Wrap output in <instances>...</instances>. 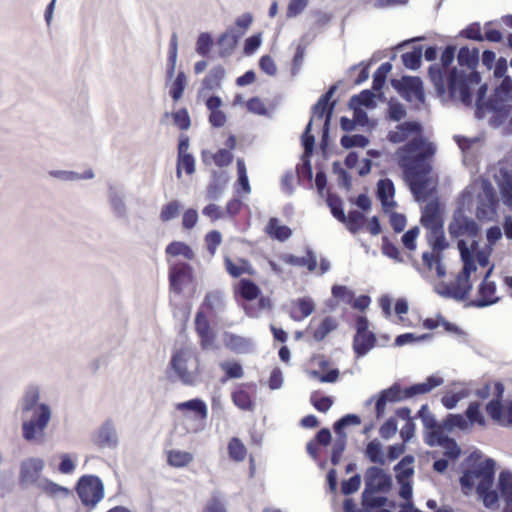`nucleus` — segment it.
<instances>
[{"instance_id":"obj_1","label":"nucleus","mask_w":512,"mask_h":512,"mask_svg":"<svg viewBox=\"0 0 512 512\" xmlns=\"http://www.w3.org/2000/svg\"><path fill=\"white\" fill-rule=\"evenodd\" d=\"M388 133V140L399 144L411 135H416L396 151L398 165L403 171L404 180L418 202L427 200L431 191L428 189L429 174L432 171V159L436 153L434 143L421 135L422 125L417 121H405Z\"/></svg>"},{"instance_id":"obj_2","label":"nucleus","mask_w":512,"mask_h":512,"mask_svg":"<svg viewBox=\"0 0 512 512\" xmlns=\"http://www.w3.org/2000/svg\"><path fill=\"white\" fill-rule=\"evenodd\" d=\"M456 50L455 45H447L441 54L440 63L430 65L428 77L439 97L458 100L469 106L473 100L472 87L480 83L481 76L477 71L466 74L456 67L450 68Z\"/></svg>"},{"instance_id":"obj_3","label":"nucleus","mask_w":512,"mask_h":512,"mask_svg":"<svg viewBox=\"0 0 512 512\" xmlns=\"http://www.w3.org/2000/svg\"><path fill=\"white\" fill-rule=\"evenodd\" d=\"M29 413L31 416L21 424L22 437L29 443H42L52 418V409L47 403H42Z\"/></svg>"},{"instance_id":"obj_4","label":"nucleus","mask_w":512,"mask_h":512,"mask_svg":"<svg viewBox=\"0 0 512 512\" xmlns=\"http://www.w3.org/2000/svg\"><path fill=\"white\" fill-rule=\"evenodd\" d=\"M496 462L492 458H486L483 462L474 465L469 469L479 483L476 492L483 499L486 506L494 504L498 500L497 492L492 489L495 478Z\"/></svg>"},{"instance_id":"obj_5","label":"nucleus","mask_w":512,"mask_h":512,"mask_svg":"<svg viewBox=\"0 0 512 512\" xmlns=\"http://www.w3.org/2000/svg\"><path fill=\"white\" fill-rule=\"evenodd\" d=\"M77 494L84 506L94 508L104 497V483L95 475L82 476L76 486Z\"/></svg>"},{"instance_id":"obj_6","label":"nucleus","mask_w":512,"mask_h":512,"mask_svg":"<svg viewBox=\"0 0 512 512\" xmlns=\"http://www.w3.org/2000/svg\"><path fill=\"white\" fill-rule=\"evenodd\" d=\"M499 200L493 185L485 180L477 198L476 217L479 220H493L497 214Z\"/></svg>"},{"instance_id":"obj_7","label":"nucleus","mask_w":512,"mask_h":512,"mask_svg":"<svg viewBox=\"0 0 512 512\" xmlns=\"http://www.w3.org/2000/svg\"><path fill=\"white\" fill-rule=\"evenodd\" d=\"M45 467L43 459L38 457H30L23 460L20 464L19 483L22 487H37L41 480L42 471Z\"/></svg>"},{"instance_id":"obj_8","label":"nucleus","mask_w":512,"mask_h":512,"mask_svg":"<svg viewBox=\"0 0 512 512\" xmlns=\"http://www.w3.org/2000/svg\"><path fill=\"white\" fill-rule=\"evenodd\" d=\"M480 231L476 221L464 214L462 208L454 211L451 222L448 225V232L452 238L468 236L475 238Z\"/></svg>"},{"instance_id":"obj_9","label":"nucleus","mask_w":512,"mask_h":512,"mask_svg":"<svg viewBox=\"0 0 512 512\" xmlns=\"http://www.w3.org/2000/svg\"><path fill=\"white\" fill-rule=\"evenodd\" d=\"M392 86L409 102L416 100L423 104L425 101L423 82L419 77L403 76L400 80H392Z\"/></svg>"},{"instance_id":"obj_10","label":"nucleus","mask_w":512,"mask_h":512,"mask_svg":"<svg viewBox=\"0 0 512 512\" xmlns=\"http://www.w3.org/2000/svg\"><path fill=\"white\" fill-rule=\"evenodd\" d=\"M192 359V353L186 349L176 351L171 358V368L184 385H194L196 381V373L188 370V364Z\"/></svg>"},{"instance_id":"obj_11","label":"nucleus","mask_w":512,"mask_h":512,"mask_svg":"<svg viewBox=\"0 0 512 512\" xmlns=\"http://www.w3.org/2000/svg\"><path fill=\"white\" fill-rule=\"evenodd\" d=\"M365 490L386 493L391 490L392 477L378 466H370L364 475Z\"/></svg>"},{"instance_id":"obj_12","label":"nucleus","mask_w":512,"mask_h":512,"mask_svg":"<svg viewBox=\"0 0 512 512\" xmlns=\"http://www.w3.org/2000/svg\"><path fill=\"white\" fill-rule=\"evenodd\" d=\"M457 248L460 253V258L463 263L461 271L458 273L456 280L460 284H472L470 281L471 274L477 270V265L472 255V251L466 240L458 239Z\"/></svg>"},{"instance_id":"obj_13","label":"nucleus","mask_w":512,"mask_h":512,"mask_svg":"<svg viewBox=\"0 0 512 512\" xmlns=\"http://www.w3.org/2000/svg\"><path fill=\"white\" fill-rule=\"evenodd\" d=\"M406 397V388L403 390L398 383H394L387 389H383L377 395L375 401V415L377 419H381L385 415L387 403L400 402Z\"/></svg>"},{"instance_id":"obj_14","label":"nucleus","mask_w":512,"mask_h":512,"mask_svg":"<svg viewBox=\"0 0 512 512\" xmlns=\"http://www.w3.org/2000/svg\"><path fill=\"white\" fill-rule=\"evenodd\" d=\"M126 199V192L123 186L117 184L108 185V202L112 213L118 219L128 218L129 211Z\"/></svg>"},{"instance_id":"obj_15","label":"nucleus","mask_w":512,"mask_h":512,"mask_svg":"<svg viewBox=\"0 0 512 512\" xmlns=\"http://www.w3.org/2000/svg\"><path fill=\"white\" fill-rule=\"evenodd\" d=\"M193 269L186 263H177L169 269L170 288L175 293H181L183 286L192 281Z\"/></svg>"},{"instance_id":"obj_16","label":"nucleus","mask_w":512,"mask_h":512,"mask_svg":"<svg viewBox=\"0 0 512 512\" xmlns=\"http://www.w3.org/2000/svg\"><path fill=\"white\" fill-rule=\"evenodd\" d=\"M417 416L421 419L423 426L428 432L425 434L424 441L427 444V441L431 440L434 442L440 439V436H444L445 431L442 428V423H438L435 416L429 411V407L427 404H424L419 409Z\"/></svg>"},{"instance_id":"obj_17","label":"nucleus","mask_w":512,"mask_h":512,"mask_svg":"<svg viewBox=\"0 0 512 512\" xmlns=\"http://www.w3.org/2000/svg\"><path fill=\"white\" fill-rule=\"evenodd\" d=\"M94 442L99 447L114 449L118 445V433L112 419L108 418L94 434Z\"/></svg>"},{"instance_id":"obj_18","label":"nucleus","mask_w":512,"mask_h":512,"mask_svg":"<svg viewBox=\"0 0 512 512\" xmlns=\"http://www.w3.org/2000/svg\"><path fill=\"white\" fill-rule=\"evenodd\" d=\"M472 288V284L464 285L457 281L455 284L441 282L435 287V292L444 298L454 299L461 302L468 299Z\"/></svg>"},{"instance_id":"obj_19","label":"nucleus","mask_w":512,"mask_h":512,"mask_svg":"<svg viewBox=\"0 0 512 512\" xmlns=\"http://www.w3.org/2000/svg\"><path fill=\"white\" fill-rule=\"evenodd\" d=\"M496 284L493 281H482L478 286L480 298L471 300L467 305L476 308H485L500 301V297L494 296Z\"/></svg>"},{"instance_id":"obj_20","label":"nucleus","mask_w":512,"mask_h":512,"mask_svg":"<svg viewBox=\"0 0 512 512\" xmlns=\"http://www.w3.org/2000/svg\"><path fill=\"white\" fill-rule=\"evenodd\" d=\"M195 329L200 337L201 347L205 350L211 348L215 340V335L211 331L209 320L202 310L196 313Z\"/></svg>"},{"instance_id":"obj_21","label":"nucleus","mask_w":512,"mask_h":512,"mask_svg":"<svg viewBox=\"0 0 512 512\" xmlns=\"http://www.w3.org/2000/svg\"><path fill=\"white\" fill-rule=\"evenodd\" d=\"M242 37L243 31L237 28H228L218 38V45L220 46L219 55L221 57L230 56Z\"/></svg>"},{"instance_id":"obj_22","label":"nucleus","mask_w":512,"mask_h":512,"mask_svg":"<svg viewBox=\"0 0 512 512\" xmlns=\"http://www.w3.org/2000/svg\"><path fill=\"white\" fill-rule=\"evenodd\" d=\"M40 398V387L37 384L27 385L20 400L22 414H28L30 410L38 408V406L42 404Z\"/></svg>"},{"instance_id":"obj_23","label":"nucleus","mask_w":512,"mask_h":512,"mask_svg":"<svg viewBox=\"0 0 512 512\" xmlns=\"http://www.w3.org/2000/svg\"><path fill=\"white\" fill-rule=\"evenodd\" d=\"M421 223L427 229L434 231L436 227H443V222L440 217V207L438 202L430 201L426 204L424 212L421 217Z\"/></svg>"},{"instance_id":"obj_24","label":"nucleus","mask_w":512,"mask_h":512,"mask_svg":"<svg viewBox=\"0 0 512 512\" xmlns=\"http://www.w3.org/2000/svg\"><path fill=\"white\" fill-rule=\"evenodd\" d=\"M378 492L363 490L362 509L360 512H376L389 503L386 496L376 495Z\"/></svg>"},{"instance_id":"obj_25","label":"nucleus","mask_w":512,"mask_h":512,"mask_svg":"<svg viewBox=\"0 0 512 512\" xmlns=\"http://www.w3.org/2000/svg\"><path fill=\"white\" fill-rule=\"evenodd\" d=\"M265 232L270 238L279 242L288 240L292 235V230L286 225H281L280 220L276 217L269 219Z\"/></svg>"},{"instance_id":"obj_26","label":"nucleus","mask_w":512,"mask_h":512,"mask_svg":"<svg viewBox=\"0 0 512 512\" xmlns=\"http://www.w3.org/2000/svg\"><path fill=\"white\" fill-rule=\"evenodd\" d=\"M225 345L236 354H248L253 349V342L250 339L235 334L225 335Z\"/></svg>"},{"instance_id":"obj_27","label":"nucleus","mask_w":512,"mask_h":512,"mask_svg":"<svg viewBox=\"0 0 512 512\" xmlns=\"http://www.w3.org/2000/svg\"><path fill=\"white\" fill-rule=\"evenodd\" d=\"M281 260L292 266L307 267L310 272H313L317 267L316 255L311 249H307L306 257H298L293 254H283L281 256Z\"/></svg>"},{"instance_id":"obj_28","label":"nucleus","mask_w":512,"mask_h":512,"mask_svg":"<svg viewBox=\"0 0 512 512\" xmlns=\"http://www.w3.org/2000/svg\"><path fill=\"white\" fill-rule=\"evenodd\" d=\"M427 445L430 447H444V456L451 460L458 459L461 454V449L456 443V441L453 438L449 437L448 435L440 436V439L434 442L430 439L427 441Z\"/></svg>"},{"instance_id":"obj_29","label":"nucleus","mask_w":512,"mask_h":512,"mask_svg":"<svg viewBox=\"0 0 512 512\" xmlns=\"http://www.w3.org/2000/svg\"><path fill=\"white\" fill-rule=\"evenodd\" d=\"M457 61L460 66L466 67L470 69L471 72H474V69L479 63V49L477 47H461L457 54Z\"/></svg>"},{"instance_id":"obj_30","label":"nucleus","mask_w":512,"mask_h":512,"mask_svg":"<svg viewBox=\"0 0 512 512\" xmlns=\"http://www.w3.org/2000/svg\"><path fill=\"white\" fill-rule=\"evenodd\" d=\"M176 409L181 412H193L195 416L201 420H205L208 416V407L200 398L180 402L176 405Z\"/></svg>"},{"instance_id":"obj_31","label":"nucleus","mask_w":512,"mask_h":512,"mask_svg":"<svg viewBox=\"0 0 512 512\" xmlns=\"http://www.w3.org/2000/svg\"><path fill=\"white\" fill-rule=\"evenodd\" d=\"M376 337L374 333H364L354 336L353 349L358 357L366 355L375 345Z\"/></svg>"},{"instance_id":"obj_32","label":"nucleus","mask_w":512,"mask_h":512,"mask_svg":"<svg viewBox=\"0 0 512 512\" xmlns=\"http://www.w3.org/2000/svg\"><path fill=\"white\" fill-rule=\"evenodd\" d=\"M202 308H206L212 315H216L225 307L223 293L219 291L209 292L205 295Z\"/></svg>"},{"instance_id":"obj_33","label":"nucleus","mask_w":512,"mask_h":512,"mask_svg":"<svg viewBox=\"0 0 512 512\" xmlns=\"http://www.w3.org/2000/svg\"><path fill=\"white\" fill-rule=\"evenodd\" d=\"M375 93L372 90L365 89L358 95H353L348 103L349 108H374L376 106L375 103Z\"/></svg>"},{"instance_id":"obj_34","label":"nucleus","mask_w":512,"mask_h":512,"mask_svg":"<svg viewBox=\"0 0 512 512\" xmlns=\"http://www.w3.org/2000/svg\"><path fill=\"white\" fill-rule=\"evenodd\" d=\"M238 293L243 299L253 301L259 297L261 290L254 281L248 278H243L239 281Z\"/></svg>"},{"instance_id":"obj_35","label":"nucleus","mask_w":512,"mask_h":512,"mask_svg":"<svg viewBox=\"0 0 512 512\" xmlns=\"http://www.w3.org/2000/svg\"><path fill=\"white\" fill-rule=\"evenodd\" d=\"M415 461L414 456L405 455L394 467L396 472V479L398 482L401 480L408 479L414 474L413 463Z\"/></svg>"},{"instance_id":"obj_36","label":"nucleus","mask_w":512,"mask_h":512,"mask_svg":"<svg viewBox=\"0 0 512 512\" xmlns=\"http://www.w3.org/2000/svg\"><path fill=\"white\" fill-rule=\"evenodd\" d=\"M365 456L374 464L385 465L386 463L383 448L378 439H373L367 444Z\"/></svg>"},{"instance_id":"obj_37","label":"nucleus","mask_w":512,"mask_h":512,"mask_svg":"<svg viewBox=\"0 0 512 512\" xmlns=\"http://www.w3.org/2000/svg\"><path fill=\"white\" fill-rule=\"evenodd\" d=\"M507 101L508 100H500L499 98L493 96V98H490L487 101L484 111L487 110L497 114V116L501 118L500 122H502L509 116L511 112V106L506 104Z\"/></svg>"},{"instance_id":"obj_38","label":"nucleus","mask_w":512,"mask_h":512,"mask_svg":"<svg viewBox=\"0 0 512 512\" xmlns=\"http://www.w3.org/2000/svg\"><path fill=\"white\" fill-rule=\"evenodd\" d=\"M502 181L499 183V189L503 203L512 207V170H501Z\"/></svg>"},{"instance_id":"obj_39","label":"nucleus","mask_w":512,"mask_h":512,"mask_svg":"<svg viewBox=\"0 0 512 512\" xmlns=\"http://www.w3.org/2000/svg\"><path fill=\"white\" fill-rule=\"evenodd\" d=\"M225 77V69L218 65L212 68L203 79L202 85L204 89L214 90L219 86L221 80Z\"/></svg>"},{"instance_id":"obj_40","label":"nucleus","mask_w":512,"mask_h":512,"mask_svg":"<svg viewBox=\"0 0 512 512\" xmlns=\"http://www.w3.org/2000/svg\"><path fill=\"white\" fill-rule=\"evenodd\" d=\"M365 222V216L362 212L358 210L349 211L348 215H346V219H342L341 223L345 224L347 229L356 234L363 227Z\"/></svg>"},{"instance_id":"obj_41","label":"nucleus","mask_w":512,"mask_h":512,"mask_svg":"<svg viewBox=\"0 0 512 512\" xmlns=\"http://www.w3.org/2000/svg\"><path fill=\"white\" fill-rule=\"evenodd\" d=\"M338 327L337 321L331 317L326 316L322 322L320 323L319 327L314 331L313 338L316 342L323 341L326 336L331 333L332 331L336 330Z\"/></svg>"},{"instance_id":"obj_42","label":"nucleus","mask_w":512,"mask_h":512,"mask_svg":"<svg viewBox=\"0 0 512 512\" xmlns=\"http://www.w3.org/2000/svg\"><path fill=\"white\" fill-rule=\"evenodd\" d=\"M499 489L502 497L508 505H512V473L501 471L498 480Z\"/></svg>"},{"instance_id":"obj_43","label":"nucleus","mask_w":512,"mask_h":512,"mask_svg":"<svg viewBox=\"0 0 512 512\" xmlns=\"http://www.w3.org/2000/svg\"><path fill=\"white\" fill-rule=\"evenodd\" d=\"M429 242L431 244L432 250L437 253V255L442 254V252L448 247L443 227L438 226L434 229V231L430 232Z\"/></svg>"},{"instance_id":"obj_44","label":"nucleus","mask_w":512,"mask_h":512,"mask_svg":"<svg viewBox=\"0 0 512 512\" xmlns=\"http://www.w3.org/2000/svg\"><path fill=\"white\" fill-rule=\"evenodd\" d=\"M469 425L468 420L461 414H448L442 421V428L448 432H451L454 428L466 430Z\"/></svg>"},{"instance_id":"obj_45","label":"nucleus","mask_w":512,"mask_h":512,"mask_svg":"<svg viewBox=\"0 0 512 512\" xmlns=\"http://www.w3.org/2000/svg\"><path fill=\"white\" fill-rule=\"evenodd\" d=\"M422 46H416L413 48L412 51L403 53L401 55L402 62L404 66L411 70H416L421 65V59H422Z\"/></svg>"},{"instance_id":"obj_46","label":"nucleus","mask_w":512,"mask_h":512,"mask_svg":"<svg viewBox=\"0 0 512 512\" xmlns=\"http://www.w3.org/2000/svg\"><path fill=\"white\" fill-rule=\"evenodd\" d=\"M166 253L171 256H183L188 260H192L195 254L191 247L184 242L174 241L166 247Z\"/></svg>"},{"instance_id":"obj_47","label":"nucleus","mask_w":512,"mask_h":512,"mask_svg":"<svg viewBox=\"0 0 512 512\" xmlns=\"http://www.w3.org/2000/svg\"><path fill=\"white\" fill-rule=\"evenodd\" d=\"M361 423V418L357 414H346L333 424V430L336 435L347 436L344 429L350 425L356 426Z\"/></svg>"},{"instance_id":"obj_48","label":"nucleus","mask_w":512,"mask_h":512,"mask_svg":"<svg viewBox=\"0 0 512 512\" xmlns=\"http://www.w3.org/2000/svg\"><path fill=\"white\" fill-rule=\"evenodd\" d=\"M167 460L173 467H185L193 461V455L185 451L171 450Z\"/></svg>"},{"instance_id":"obj_49","label":"nucleus","mask_w":512,"mask_h":512,"mask_svg":"<svg viewBox=\"0 0 512 512\" xmlns=\"http://www.w3.org/2000/svg\"><path fill=\"white\" fill-rule=\"evenodd\" d=\"M392 70V64L389 62H385L380 65V67L376 70L373 75V85L372 88L375 91H381L386 83V78L389 72Z\"/></svg>"},{"instance_id":"obj_50","label":"nucleus","mask_w":512,"mask_h":512,"mask_svg":"<svg viewBox=\"0 0 512 512\" xmlns=\"http://www.w3.org/2000/svg\"><path fill=\"white\" fill-rule=\"evenodd\" d=\"M182 170H184L188 175L195 172V159L192 154L178 155L176 170L177 178H181Z\"/></svg>"},{"instance_id":"obj_51","label":"nucleus","mask_w":512,"mask_h":512,"mask_svg":"<svg viewBox=\"0 0 512 512\" xmlns=\"http://www.w3.org/2000/svg\"><path fill=\"white\" fill-rule=\"evenodd\" d=\"M378 200L392 199L395 195V186L391 179L383 178L377 182L376 190Z\"/></svg>"},{"instance_id":"obj_52","label":"nucleus","mask_w":512,"mask_h":512,"mask_svg":"<svg viewBox=\"0 0 512 512\" xmlns=\"http://www.w3.org/2000/svg\"><path fill=\"white\" fill-rule=\"evenodd\" d=\"M343 148L351 149L353 147L365 148L369 144V139L362 134L343 135L340 139Z\"/></svg>"},{"instance_id":"obj_53","label":"nucleus","mask_w":512,"mask_h":512,"mask_svg":"<svg viewBox=\"0 0 512 512\" xmlns=\"http://www.w3.org/2000/svg\"><path fill=\"white\" fill-rule=\"evenodd\" d=\"M187 84V77L183 71H180L170 88V96L174 101H178L182 98L184 90Z\"/></svg>"},{"instance_id":"obj_54","label":"nucleus","mask_w":512,"mask_h":512,"mask_svg":"<svg viewBox=\"0 0 512 512\" xmlns=\"http://www.w3.org/2000/svg\"><path fill=\"white\" fill-rule=\"evenodd\" d=\"M326 203L328 207L330 208V211L332 215L338 220L342 221V219H346V214L343 209V202L342 199L334 194H329Z\"/></svg>"},{"instance_id":"obj_55","label":"nucleus","mask_w":512,"mask_h":512,"mask_svg":"<svg viewBox=\"0 0 512 512\" xmlns=\"http://www.w3.org/2000/svg\"><path fill=\"white\" fill-rule=\"evenodd\" d=\"M169 116H172L174 124L181 130H188L191 126V120L189 113L186 108L179 109L176 112L168 113L166 112L164 114V118H168Z\"/></svg>"},{"instance_id":"obj_56","label":"nucleus","mask_w":512,"mask_h":512,"mask_svg":"<svg viewBox=\"0 0 512 512\" xmlns=\"http://www.w3.org/2000/svg\"><path fill=\"white\" fill-rule=\"evenodd\" d=\"M228 452L234 461H243L246 456V447L237 437H233L228 443Z\"/></svg>"},{"instance_id":"obj_57","label":"nucleus","mask_w":512,"mask_h":512,"mask_svg":"<svg viewBox=\"0 0 512 512\" xmlns=\"http://www.w3.org/2000/svg\"><path fill=\"white\" fill-rule=\"evenodd\" d=\"M465 415L470 425L477 423L481 426L485 425V418L481 412V404L472 402L466 409Z\"/></svg>"},{"instance_id":"obj_58","label":"nucleus","mask_w":512,"mask_h":512,"mask_svg":"<svg viewBox=\"0 0 512 512\" xmlns=\"http://www.w3.org/2000/svg\"><path fill=\"white\" fill-rule=\"evenodd\" d=\"M232 400L238 408L244 411H253L255 407L249 394L244 390H238L232 393Z\"/></svg>"},{"instance_id":"obj_59","label":"nucleus","mask_w":512,"mask_h":512,"mask_svg":"<svg viewBox=\"0 0 512 512\" xmlns=\"http://www.w3.org/2000/svg\"><path fill=\"white\" fill-rule=\"evenodd\" d=\"M312 126H313V118H311L309 120V122L306 125L305 130L301 136V144L304 148L305 154H308V156H310L313 153L314 146H315V137L311 133Z\"/></svg>"},{"instance_id":"obj_60","label":"nucleus","mask_w":512,"mask_h":512,"mask_svg":"<svg viewBox=\"0 0 512 512\" xmlns=\"http://www.w3.org/2000/svg\"><path fill=\"white\" fill-rule=\"evenodd\" d=\"M494 96L500 100H512V78L505 76L501 83L495 88Z\"/></svg>"},{"instance_id":"obj_61","label":"nucleus","mask_w":512,"mask_h":512,"mask_svg":"<svg viewBox=\"0 0 512 512\" xmlns=\"http://www.w3.org/2000/svg\"><path fill=\"white\" fill-rule=\"evenodd\" d=\"M347 436L336 435L332 446L331 463L336 466L340 463L341 456L346 449Z\"/></svg>"},{"instance_id":"obj_62","label":"nucleus","mask_w":512,"mask_h":512,"mask_svg":"<svg viewBox=\"0 0 512 512\" xmlns=\"http://www.w3.org/2000/svg\"><path fill=\"white\" fill-rule=\"evenodd\" d=\"M179 213L180 203L177 200H173L162 207L160 212V220L162 222L171 221L178 217Z\"/></svg>"},{"instance_id":"obj_63","label":"nucleus","mask_w":512,"mask_h":512,"mask_svg":"<svg viewBox=\"0 0 512 512\" xmlns=\"http://www.w3.org/2000/svg\"><path fill=\"white\" fill-rule=\"evenodd\" d=\"M271 308V301L268 297H260L257 302V307L254 304L248 303L244 305L245 313L249 317H259L260 312L265 309Z\"/></svg>"},{"instance_id":"obj_64","label":"nucleus","mask_w":512,"mask_h":512,"mask_svg":"<svg viewBox=\"0 0 512 512\" xmlns=\"http://www.w3.org/2000/svg\"><path fill=\"white\" fill-rule=\"evenodd\" d=\"M213 45V39L210 33L202 32L199 34L197 43H196V51L201 56H207L211 50Z\"/></svg>"}]
</instances>
